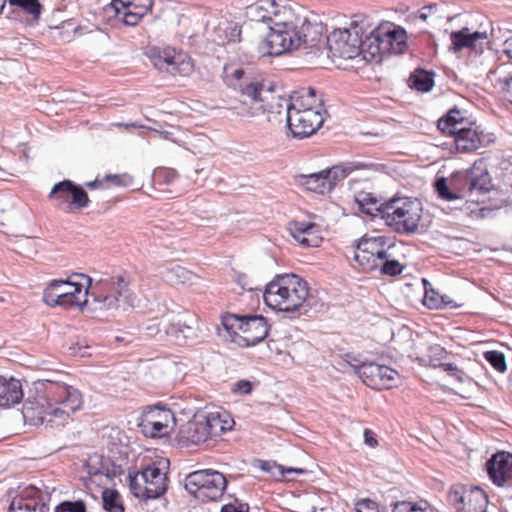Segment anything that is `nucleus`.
Masks as SVG:
<instances>
[{
  "label": "nucleus",
  "instance_id": "f257e3e1",
  "mask_svg": "<svg viewBox=\"0 0 512 512\" xmlns=\"http://www.w3.org/2000/svg\"><path fill=\"white\" fill-rule=\"evenodd\" d=\"M89 298L96 304L95 308H117L120 299L128 302V281L123 276L100 279L94 286L92 278L73 273L66 280H52L43 291V302L50 306L70 309L74 306L83 308Z\"/></svg>",
  "mask_w": 512,
  "mask_h": 512
},
{
  "label": "nucleus",
  "instance_id": "f03ea898",
  "mask_svg": "<svg viewBox=\"0 0 512 512\" xmlns=\"http://www.w3.org/2000/svg\"><path fill=\"white\" fill-rule=\"evenodd\" d=\"M81 405L82 395L78 389L58 384L51 391L50 399L44 394L29 396L24 401L22 416L26 423L33 426L60 427Z\"/></svg>",
  "mask_w": 512,
  "mask_h": 512
},
{
  "label": "nucleus",
  "instance_id": "7ed1b4c3",
  "mask_svg": "<svg viewBox=\"0 0 512 512\" xmlns=\"http://www.w3.org/2000/svg\"><path fill=\"white\" fill-rule=\"evenodd\" d=\"M323 100L316 89L304 87L294 91L286 101V122L293 138L304 139L323 125Z\"/></svg>",
  "mask_w": 512,
  "mask_h": 512
},
{
  "label": "nucleus",
  "instance_id": "20e7f679",
  "mask_svg": "<svg viewBox=\"0 0 512 512\" xmlns=\"http://www.w3.org/2000/svg\"><path fill=\"white\" fill-rule=\"evenodd\" d=\"M267 306L282 312L307 313L315 306L307 282L295 274L277 275L263 293Z\"/></svg>",
  "mask_w": 512,
  "mask_h": 512
},
{
  "label": "nucleus",
  "instance_id": "39448f33",
  "mask_svg": "<svg viewBox=\"0 0 512 512\" xmlns=\"http://www.w3.org/2000/svg\"><path fill=\"white\" fill-rule=\"evenodd\" d=\"M316 27L308 21H303L300 28L293 23H276L270 28L268 35L259 47L263 56H278L285 52L307 46L316 40L311 36V30Z\"/></svg>",
  "mask_w": 512,
  "mask_h": 512
},
{
  "label": "nucleus",
  "instance_id": "423d86ee",
  "mask_svg": "<svg viewBox=\"0 0 512 512\" xmlns=\"http://www.w3.org/2000/svg\"><path fill=\"white\" fill-rule=\"evenodd\" d=\"M149 336H157L164 332L178 344H184L188 340L198 338V319L195 314L189 311L179 313L169 312L160 319L158 323L147 326Z\"/></svg>",
  "mask_w": 512,
  "mask_h": 512
},
{
  "label": "nucleus",
  "instance_id": "0eeeda50",
  "mask_svg": "<svg viewBox=\"0 0 512 512\" xmlns=\"http://www.w3.org/2000/svg\"><path fill=\"white\" fill-rule=\"evenodd\" d=\"M421 212V203L417 199L392 198L386 201V211L382 220L394 231L410 234L418 229Z\"/></svg>",
  "mask_w": 512,
  "mask_h": 512
},
{
  "label": "nucleus",
  "instance_id": "6e6552de",
  "mask_svg": "<svg viewBox=\"0 0 512 512\" xmlns=\"http://www.w3.org/2000/svg\"><path fill=\"white\" fill-rule=\"evenodd\" d=\"M128 480L130 490L139 499H157L167 490L166 474L155 464L129 472Z\"/></svg>",
  "mask_w": 512,
  "mask_h": 512
},
{
  "label": "nucleus",
  "instance_id": "1a4fd4ad",
  "mask_svg": "<svg viewBox=\"0 0 512 512\" xmlns=\"http://www.w3.org/2000/svg\"><path fill=\"white\" fill-rule=\"evenodd\" d=\"M227 487L225 476L216 470H197L185 478L186 490L207 501L219 499Z\"/></svg>",
  "mask_w": 512,
  "mask_h": 512
},
{
  "label": "nucleus",
  "instance_id": "9d476101",
  "mask_svg": "<svg viewBox=\"0 0 512 512\" xmlns=\"http://www.w3.org/2000/svg\"><path fill=\"white\" fill-rule=\"evenodd\" d=\"M361 33L364 34V21L353 20L345 29L333 31L327 38L333 56L354 59L361 54Z\"/></svg>",
  "mask_w": 512,
  "mask_h": 512
},
{
  "label": "nucleus",
  "instance_id": "9b49d317",
  "mask_svg": "<svg viewBox=\"0 0 512 512\" xmlns=\"http://www.w3.org/2000/svg\"><path fill=\"white\" fill-rule=\"evenodd\" d=\"M404 46H406V42L395 30L386 32L372 30L367 33L364 29V34L361 33L360 55L367 61L386 53L401 52Z\"/></svg>",
  "mask_w": 512,
  "mask_h": 512
},
{
  "label": "nucleus",
  "instance_id": "f8f14e48",
  "mask_svg": "<svg viewBox=\"0 0 512 512\" xmlns=\"http://www.w3.org/2000/svg\"><path fill=\"white\" fill-rule=\"evenodd\" d=\"M146 55L157 70L173 76H189L194 69L189 55L171 47L150 46Z\"/></svg>",
  "mask_w": 512,
  "mask_h": 512
},
{
  "label": "nucleus",
  "instance_id": "ddd939ff",
  "mask_svg": "<svg viewBox=\"0 0 512 512\" xmlns=\"http://www.w3.org/2000/svg\"><path fill=\"white\" fill-rule=\"evenodd\" d=\"M48 198L65 213L89 206L90 200L84 188L72 180L65 179L53 185Z\"/></svg>",
  "mask_w": 512,
  "mask_h": 512
},
{
  "label": "nucleus",
  "instance_id": "4468645a",
  "mask_svg": "<svg viewBox=\"0 0 512 512\" xmlns=\"http://www.w3.org/2000/svg\"><path fill=\"white\" fill-rule=\"evenodd\" d=\"M448 502L456 512H485L488 496L478 486L454 484L448 492Z\"/></svg>",
  "mask_w": 512,
  "mask_h": 512
},
{
  "label": "nucleus",
  "instance_id": "2eb2a0df",
  "mask_svg": "<svg viewBox=\"0 0 512 512\" xmlns=\"http://www.w3.org/2000/svg\"><path fill=\"white\" fill-rule=\"evenodd\" d=\"M351 365L363 383L372 389H391L397 386L399 373L388 366L373 362Z\"/></svg>",
  "mask_w": 512,
  "mask_h": 512
},
{
  "label": "nucleus",
  "instance_id": "dca6fc26",
  "mask_svg": "<svg viewBox=\"0 0 512 512\" xmlns=\"http://www.w3.org/2000/svg\"><path fill=\"white\" fill-rule=\"evenodd\" d=\"M461 177L460 190L470 196L485 195L492 189V178L482 160L476 161Z\"/></svg>",
  "mask_w": 512,
  "mask_h": 512
},
{
  "label": "nucleus",
  "instance_id": "f3484780",
  "mask_svg": "<svg viewBox=\"0 0 512 512\" xmlns=\"http://www.w3.org/2000/svg\"><path fill=\"white\" fill-rule=\"evenodd\" d=\"M48 494L35 486L25 488L12 500L8 512H49Z\"/></svg>",
  "mask_w": 512,
  "mask_h": 512
},
{
  "label": "nucleus",
  "instance_id": "a211bd4d",
  "mask_svg": "<svg viewBox=\"0 0 512 512\" xmlns=\"http://www.w3.org/2000/svg\"><path fill=\"white\" fill-rule=\"evenodd\" d=\"M116 16L127 26H135L153 6V0H112Z\"/></svg>",
  "mask_w": 512,
  "mask_h": 512
},
{
  "label": "nucleus",
  "instance_id": "6ab92c4d",
  "mask_svg": "<svg viewBox=\"0 0 512 512\" xmlns=\"http://www.w3.org/2000/svg\"><path fill=\"white\" fill-rule=\"evenodd\" d=\"M489 479L498 487L512 484V454L500 451L486 462Z\"/></svg>",
  "mask_w": 512,
  "mask_h": 512
},
{
  "label": "nucleus",
  "instance_id": "aec40b11",
  "mask_svg": "<svg viewBox=\"0 0 512 512\" xmlns=\"http://www.w3.org/2000/svg\"><path fill=\"white\" fill-rule=\"evenodd\" d=\"M240 344L245 347L255 346L262 342L269 333L266 318L262 315H242Z\"/></svg>",
  "mask_w": 512,
  "mask_h": 512
},
{
  "label": "nucleus",
  "instance_id": "412c9836",
  "mask_svg": "<svg viewBox=\"0 0 512 512\" xmlns=\"http://www.w3.org/2000/svg\"><path fill=\"white\" fill-rule=\"evenodd\" d=\"M452 135L454 136L457 151L462 153L475 151L493 142V136L491 134H485L483 131H480L478 127L466 128L463 126Z\"/></svg>",
  "mask_w": 512,
  "mask_h": 512
},
{
  "label": "nucleus",
  "instance_id": "4be33fe9",
  "mask_svg": "<svg viewBox=\"0 0 512 512\" xmlns=\"http://www.w3.org/2000/svg\"><path fill=\"white\" fill-rule=\"evenodd\" d=\"M288 230L295 241L304 247H317L321 241L316 224L306 221L289 223Z\"/></svg>",
  "mask_w": 512,
  "mask_h": 512
},
{
  "label": "nucleus",
  "instance_id": "5701e85b",
  "mask_svg": "<svg viewBox=\"0 0 512 512\" xmlns=\"http://www.w3.org/2000/svg\"><path fill=\"white\" fill-rule=\"evenodd\" d=\"M394 246V241L389 237L383 235H364L358 241L356 248L358 250H362L367 253L376 255V258H380V260H383L384 258L390 257L388 251Z\"/></svg>",
  "mask_w": 512,
  "mask_h": 512
},
{
  "label": "nucleus",
  "instance_id": "b1692460",
  "mask_svg": "<svg viewBox=\"0 0 512 512\" xmlns=\"http://www.w3.org/2000/svg\"><path fill=\"white\" fill-rule=\"evenodd\" d=\"M24 393L22 384L15 378L0 376V407L9 408L20 403Z\"/></svg>",
  "mask_w": 512,
  "mask_h": 512
},
{
  "label": "nucleus",
  "instance_id": "393cba45",
  "mask_svg": "<svg viewBox=\"0 0 512 512\" xmlns=\"http://www.w3.org/2000/svg\"><path fill=\"white\" fill-rule=\"evenodd\" d=\"M355 201L359 210L372 219H383L386 211V201L382 202L372 193L361 191L356 194Z\"/></svg>",
  "mask_w": 512,
  "mask_h": 512
},
{
  "label": "nucleus",
  "instance_id": "a878e982",
  "mask_svg": "<svg viewBox=\"0 0 512 512\" xmlns=\"http://www.w3.org/2000/svg\"><path fill=\"white\" fill-rule=\"evenodd\" d=\"M204 419L212 439L230 431L235 424L227 411L209 412Z\"/></svg>",
  "mask_w": 512,
  "mask_h": 512
},
{
  "label": "nucleus",
  "instance_id": "bb28decb",
  "mask_svg": "<svg viewBox=\"0 0 512 512\" xmlns=\"http://www.w3.org/2000/svg\"><path fill=\"white\" fill-rule=\"evenodd\" d=\"M328 172L324 170L309 175H301L300 183L309 191L325 194L331 191V182L327 179Z\"/></svg>",
  "mask_w": 512,
  "mask_h": 512
},
{
  "label": "nucleus",
  "instance_id": "cd10ccee",
  "mask_svg": "<svg viewBox=\"0 0 512 512\" xmlns=\"http://www.w3.org/2000/svg\"><path fill=\"white\" fill-rule=\"evenodd\" d=\"M161 275L165 281L170 284H186L192 283L195 275L182 267L177 263L168 264L163 271H161Z\"/></svg>",
  "mask_w": 512,
  "mask_h": 512
},
{
  "label": "nucleus",
  "instance_id": "c85d7f7f",
  "mask_svg": "<svg viewBox=\"0 0 512 512\" xmlns=\"http://www.w3.org/2000/svg\"><path fill=\"white\" fill-rule=\"evenodd\" d=\"M364 167L365 165L363 163L345 162L329 169H324L325 172H328L325 175L331 182V190L335 187L337 182L346 178L353 171L363 169Z\"/></svg>",
  "mask_w": 512,
  "mask_h": 512
},
{
  "label": "nucleus",
  "instance_id": "c756f323",
  "mask_svg": "<svg viewBox=\"0 0 512 512\" xmlns=\"http://www.w3.org/2000/svg\"><path fill=\"white\" fill-rule=\"evenodd\" d=\"M464 126V118L459 109H451L446 115L438 120L437 127L442 133L452 135L459 128Z\"/></svg>",
  "mask_w": 512,
  "mask_h": 512
},
{
  "label": "nucleus",
  "instance_id": "7c9ffc66",
  "mask_svg": "<svg viewBox=\"0 0 512 512\" xmlns=\"http://www.w3.org/2000/svg\"><path fill=\"white\" fill-rule=\"evenodd\" d=\"M239 89L243 97L248 98L253 103L263 102V92H272V86L263 82L252 81L247 84H239Z\"/></svg>",
  "mask_w": 512,
  "mask_h": 512
},
{
  "label": "nucleus",
  "instance_id": "2f4dec72",
  "mask_svg": "<svg viewBox=\"0 0 512 512\" xmlns=\"http://www.w3.org/2000/svg\"><path fill=\"white\" fill-rule=\"evenodd\" d=\"M408 81L411 88L429 92L434 86V72L417 69L410 75Z\"/></svg>",
  "mask_w": 512,
  "mask_h": 512
},
{
  "label": "nucleus",
  "instance_id": "473e14b6",
  "mask_svg": "<svg viewBox=\"0 0 512 512\" xmlns=\"http://www.w3.org/2000/svg\"><path fill=\"white\" fill-rule=\"evenodd\" d=\"M256 467L270 474L276 480H283L287 474H303L304 470L300 468H285L274 461L258 460Z\"/></svg>",
  "mask_w": 512,
  "mask_h": 512
},
{
  "label": "nucleus",
  "instance_id": "72a5a7b5",
  "mask_svg": "<svg viewBox=\"0 0 512 512\" xmlns=\"http://www.w3.org/2000/svg\"><path fill=\"white\" fill-rule=\"evenodd\" d=\"M187 438L191 443L196 445L205 443L212 439L208 427L206 426L205 419L201 421L196 420L190 423L187 430Z\"/></svg>",
  "mask_w": 512,
  "mask_h": 512
},
{
  "label": "nucleus",
  "instance_id": "f704fd0d",
  "mask_svg": "<svg viewBox=\"0 0 512 512\" xmlns=\"http://www.w3.org/2000/svg\"><path fill=\"white\" fill-rule=\"evenodd\" d=\"M139 426L142 432L151 438L160 437L167 433L168 424L161 421H152L141 416Z\"/></svg>",
  "mask_w": 512,
  "mask_h": 512
},
{
  "label": "nucleus",
  "instance_id": "c9c22d12",
  "mask_svg": "<svg viewBox=\"0 0 512 512\" xmlns=\"http://www.w3.org/2000/svg\"><path fill=\"white\" fill-rule=\"evenodd\" d=\"M141 416L148 420L161 421L167 424H169V421L174 418V415L169 408H165L160 405L145 407Z\"/></svg>",
  "mask_w": 512,
  "mask_h": 512
},
{
  "label": "nucleus",
  "instance_id": "e433bc0d",
  "mask_svg": "<svg viewBox=\"0 0 512 512\" xmlns=\"http://www.w3.org/2000/svg\"><path fill=\"white\" fill-rule=\"evenodd\" d=\"M88 473L91 477L105 476L109 480H114L116 477L123 474V469L120 465L111 463L110 461L102 462L100 468L89 467Z\"/></svg>",
  "mask_w": 512,
  "mask_h": 512
},
{
  "label": "nucleus",
  "instance_id": "4c0bfd02",
  "mask_svg": "<svg viewBox=\"0 0 512 512\" xmlns=\"http://www.w3.org/2000/svg\"><path fill=\"white\" fill-rule=\"evenodd\" d=\"M103 508L107 512H124L120 494L116 490L105 489L102 492Z\"/></svg>",
  "mask_w": 512,
  "mask_h": 512
},
{
  "label": "nucleus",
  "instance_id": "58836bf2",
  "mask_svg": "<svg viewBox=\"0 0 512 512\" xmlns=\"http://www.w3.org/2000/svg\"><path fill=\"white\" fill-rule=\"evenodd\" d=\"M354 260L359 264L364 272H373L378 270L380 265V258H376V255L367 253L356 248Z\"/></svg>",
  "mask_w": 512,
  "mask_h": 512
},
{
  "label": "nucleus",
  "instance_id": "ea45409f",
  "mask_svg": "<svg viewBox=\"0 0 512 512\" xmlns=\"http://www.w3.org/2000/svg\"><path fill=\"white\" fill-rule=\"evenodd\" d=\"M392 512H435V510L426 501H398L393 505Z\"/></svg>",
  "mask_w": 512,
  "mask_h": 512
},
{
  "label": "nucleus",
  "instance_id": "a19ab883",
  "mask_svg": "<svg viewBox=\"0 0 512 512\" xmlns=\"http://www.w3.org/2000/svg\"><path fill=\"white\" fill-rule=\"evenodd\" d=\"M450 39L452 42V50L454 52H459L463 48H473V45L470 41V32L468 28H462L459 31H453L450 34Z\"/></svg>",
  "mask_w": 512,
  "mask_h": 512
},
{
  "label": "nucleus",
  "instance_id": "79ce46f5",
  "mask_svg": "<svg viewBox=\"0 0 512 512\" xmlns=\"http://www.w3.org/2000/svg\"><path fill=\"white\" fill-rule=\"evenodd\" d=\"M423 284L425 288L423 304L429 309H442L443 295L435 291L431 287L428 288V286H430V283L426 279H423Z\"/></svg>",
  "mask_w": 512,
  "mask_h": 512
},
{
  "label": "nucleus",
  "instance_id": "37998d69",
  "mask_svg": "<svg viewBox=\"0 0 512 512\" xmlns=\"http://www.w3.org/2000/svg\"><path fill=\"white\" fill-rule=\"evenodd\" d=\"M10 6L21 8L24 12L39 18L42 11V5L39 0H8Z\"/></svg>",
  "mask_w": 512,
  "mask_h": 512
},
{
  "label": "nucleus",
  "instance_id": "c03bdc74",
  "mask_svg": "<svg viewBox=\"0 0 512 512\" xmlns=\"http://www.w3.org/2000/svg\"><path fill=\"white\" fill-rule=\"evenodd\" d=\"M484 358L497 372L503 373L507 370L503 353L496 350L487 351L484 353Z\"/></svg>",
  "mask_w": 512,
  "mask_h": 512
},
{
  "label": "nucleus",
  "instance_id": "a18cd8bd",
  "mask_svg": "<svg viewBox=\"0 0 512 512\" xmlns=\"http://www.w3.org/2000/svg\"><path fill=\"white\" fill-rule=\"evenodd\" d=\"M403 268L398 260L387 257L381 260L378 271L381 275L397 276L402 273Z\"/></svg>",
  "mask_w": 512,
  "mask_h": 512
},
{
  "label": "nucleus",
  "instance_id": "49530a36",
  "mask_svg": "<svg viewBox=\"0 0 512 512\" xmlns=\"http://www.w3.org/2000/svg\"><path fill=\"white\" fill-rule=\"evenodd\" d=\"M434 187L441 199L452 201L461 198L458 193L449 190L447 179L445 177L436 178Z\"/></svg>",
  "mask_w": 512,
  "mask_h": 512
},
{
  "label": "nucleus",
  "instance_id": "de8ad7c7",
  "mask_svg": "<svg viewBox=\"0 0 512 512\" xmlns=\"http://www.w3.org/2000/svg\"><path fill=\"white\" fill-rule=\"evenodd\" d=\"M55 512H86V505L82 500L64 501L56 507Z\"/></svg>",
  "mask_w": 512,
  "mask_h": 512
},
{
  "label": "nucleus",
  "instance_id": "09e8293b",
  "mask_svg": "<svg viewBox=\"0 0 512 512\" xmlns=\"http://www.w3.org/2000/svg\"><path fill=\"white\" fill-rule=\"evenodd\" d=\"M356 512H380L378 509V504L368 498L361 499L355 504Z\"/></svg>",
  "mask_w": 512,
  "mask_h": 512
},
{
  "label": "nucleus",
  "instance_id": "8fccbe9b",
  "mask_svg": "<svg viewBox=\"0 0 512 512\" xmlns=\"http://www.w3.org/2000/svg\"><path fill=\"white\" fill-rule=\"evenodd\" d=\"M242 322V315H228L223 318L222 324L227 331H234L238 329L240 331V325Z\"/></svg>",
  "mask_w": 512,
  "mask_h": 512
},
{
  "label": "nucleus",
  "instance_id": "3c124183",
  "mask_svg": "<svg viewBox=\"0 0 512 512\" xmlns=\"http://www.w3.org/2000/svg\"><path fill=\"white\" fill-rule=\"evenodd\" d=\"M497 82L501 86L504 97L512 104V74L507 77H499Z\"/></svg>",
  "mask_w": 512,
  "mask_h": 512
},
{
  "label": "nucleus",
  "instance_id": "603ef678",
  "mask_svg": "<svg viewBox=\"0 0 512 512\" xmlns=\"http://www.w3.org/2000/svg\"><path fill=\"white\" fill-rule=\"evenodd\" d=\"M221 512H249V505L235 500L233 503L224 505Z\"/></svg>",
  "mask_w": 512,
  "mask_h": 512
},
{
  "label": "nucleus",
  "instance_id": "864d4df0",
  "mask_svg": "<svg viewBox=\"0 0 512 512\" xmlns=\"http://www.w3.org/2000/svg\"><path fill=\"white\" fill-rule=\"evenodd\" d=\"M232 391L240 395H248L252 391V383L248 380H239L233 385Z\"/></svg>",
  "mask_w": 512,
  "mask_h": 512
},
{
  "label": "nucleus",
  "instance_id": "5fc2aeb1",
  "mask_svg": "<svg viewBox=\"0 0 512 512\" xmlns=\"http://www.w3.org/2000/svg\"><path fill=\"white\" fill-rule=\"evenodd\" d=\"M439 367L442 368L447 374L455 377L458 380H462L464 372L460 370L455 364L441 363Z\"/></svg>",
  "mask_w": 512,
  "mask_h": 512
},
{
  "label": "nucleus",
  "instance_id": "6e6d98bb",
  "mask_svg": "<svg viewBox=\"0 0 512 512\" xmlns=\"http://www.w3.org/2000/svg\"><path fill=\"white\" fill-rule=\"evenodd\" d=\"M364 443L371 448L376 447L378 444L375 434L369 429L364 430Z\"/></svg>",
  "mask_w": 512,
  "mask_h": 512
},
{
  "label": "nucleus",
  "instance_id": "4d7b16f0",
  "mask_svg": "<svg viewBox=\"0 0 512 512\" xmlns=\"http://www.w3.org/2000/svg\"><path fill=\"white\" fill-rule=\"evenodd\" d=\"M87 349H88L87 346L83 347V346H80L79 344H76V345L70 347V350L72 351V353L75 355H78L80 357H85V356L89 355L87 353Z\"/></svg>",
  "mask_w": 512,
  "mask_h": 512
},
{
  "label": "nucleus",
  "instance_id": "13d9d810",
  "mask_svg": "<svg viewBox=\"0 0 512 512\" xmlns=\"http://www.w3.org/2000/svg\"><path fill=\"white\" fill-rule=\"evenodd\" d=\"M503 53L506 54L508 58L512 59V37L503 43Z\"/></svg>",
  "mask_w": 512,
  "mask_h": 512
},
{
  "label": "nucleus",
  "instance_id": "bf43d9fd",
  "mask_svg": "<svg viewBox=\"0 0 512 512\" xmlns=\"http://www.w3.org/2000/svg\"><path fill=\"white\" fill-rule=\"evenodd\" d=\"M460 304H456L449 296L443 295V308H459Z\"/></svg>",
  "mask_w": 512,
  "mask_h": 512
},
{
  "label": "nucleus",
  "instance_id": "052dcab7",
  "mask_svg": "<svg viewBox=\"0 0 512 512\" xmlns=\"http://www.w3.org/2000/svg\"><path fill=\"white\" fill-rule=\"evenodd\" d=\"M485 38H487V34L485 32L475 31L473 33H470V41H471L473 47L475 46V43L477 40L485 39Z\"/></svg>",
  "mask_w": 512,
  "mask_h": 512
},
{
  "label": "nucleus",
  "instance_id": "680f3d73",
  "mask_svg": "<svg viewBox=\"0 0 512 512\" xmlns=\"http://www.w3.org/2000/svg\"><path fill=\"white\" fill-rule=\"evenodd\" d=\"M113 125L117 126V127L125 128L127 130L135 129V128H140L141 127L140 125H138L136 123H115Z\"/></svg>",
  "mask_w": 512,
  "mask_h": 512
},
{
  "label": "nucleus",
  "instance_id": "e2e57ef3",
  "mask_svg": "<svg viewBox=\"0 0 512 512\" xmlns=\"http://www.w3.org/2000/svg\"><path fill=\"white\" fill-rule=\"evenodd\" d=\"M243 75H244V70L239 68V69H235L232 72L231 77L233 80L240 81L243 78Z\"/></svg>",
  "mask_w": 512,
  "mask_h": 512
},
{
  "label": "nucleus",
  "instance_id": "0e129e2a",
  "mask_svg": "<svg viewBox=\"0 0 512 512\" xmlns=\"http://www.w3.org/2000/svg\"><path fill=\"white\" fill-rule=\"evenodd\" d=\"M176 177H177V174L174 170H166L165 171V179L168 183L173 182Z\"/></svg>",
  "mask_w": 512,
  "mask_h": 512
},
{
  "label": "nucleus",
  "instance_id": "69168bd1",
  "mask_svg": "<svg viewBox=\"0 0 512 512\" xmlns=\"http://www.w3.org/2000/svg\"><path fill=\"white\" fill-rule=\"evenodd\" d=\"M101 184H102V183H101V181L94 180V181L87 182V183H86V186H87L88 188L93 189V188H96V187L100 186Z\"/></svg>",
  "mask_w": 512,
  "mask_h": 512
},
{
  "label": "nucleus",
  "instance_id": "338daca9",
  "mask_svg": "<svg viewBox=\"0 0 512 512\" xmlns=\"http://www.w3.org/2000/svg\"><path fill=\"white\" fill-rule=\"evenodd\" d=\"M108 179H112L115 183V185H121L120 177L117 175H109L107 176Z\"/></svg>",
  "mask_w": 512,
  "mask_h": 512
},
{
  "label": "nucleus",
  "instance_id": "774afa93",
  "mask_svg": "<svg viewBox=\"0 0 512 512\" xmlns=\"http://www.w3.org/2000/svg\"><path fill=\"white\" fill-rule=\"evenodd\" d=\"M7 0H0V14L2 13L3 9L5 8Z\"/></svg>",
  "mask_w": 512,
  "mask_h": 512
}]
</instances>
